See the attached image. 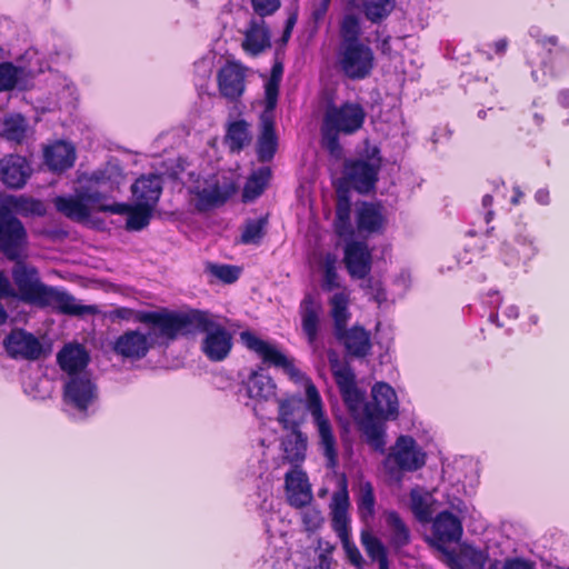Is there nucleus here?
<instances>
[{
    "instance_id": "nucleus-62",
    "label": "nucleus",
    "mask_w": 569,
    "mask_h": 569,
    "mask_svg": "<svg viewBox=\"0 0 569 569\" xmlns=\"http://www.w3.org/2000/svg\"><path fill=\"white\" fill-rule=\"evenodd\" d=\"M18 293L10 279L0 271V298H17Z\"/></svg>"
},
{
    "instance_id": "nucleus-63",
    "label": "nucleus",
    "mask_w": 569,
    "mask_h": 569,
    "mask_svg": "<svg viewBox=\"0 0 569 569\" xmlns=\"http://www.w3.org/2000/svg\"><path fill=\"white\" fill-rule=\"evenodd\" d=\"M367 283V289L369 290L368 295H370L378 305L387 300L386 292L379 282L373 283L371 279H368Z\"/></svg>"
},
{
    "instance_id": "nucleus-60",
    "label": "nucleus",
    "mask_w": 569,
    "mask_h": 569,
    "mask_svg": "<svg viewBox=\"0 0 569 569\" xmlns=\"http://www.w3.org/2000/svg\"><path fill=\"white\" fill-rule=\"evenodd\" d=\"M253 10L262 17L272 14L280 7V0H251Z\"/></svg>"
},
{
    "instance_id": "nucleus-17",
    "label": "nucleus",
    "mask_w": 569,
    "mask_h": 569,
    "mask_svg": "<svg viewBox=\"0 0 569 569\" xmlns=\"http://www.w3.org/2000/svg\"><path fill=\"white\" fill-rule=\"evenodd\" d=\"M538 252L535 239L527 232L515 236L512 241H505L501 247V259L508 267H517L520 262L531 260Z\"/></svg>"
},
{
    "instance_id": "nucleus-6",
    "label": "nucleus",
    "mask_w": 569,
    "mask_h": 569,
    "mask_svg": "<svg viewBox=\"0 0 569 569\" xmlns=\"http://www.w3.org/2000/svg\"><path fill=\"white\" fill-rule=\"evenodd\" d=\"M176 339L193 331L204 333L201 351L209 360L221 361L230 353L232 337L217 316L200 310L176 311Z\"/></svg>"
},
{
    "instance_id": "nucleus-51",
    "label": "nucleus",
    "mask_w": 569,
    "mask_h": 569,
    "mask_svg": "<svg viewBox=\"0 0 569 569\" xmlns=\"http://www.w3.org/2000/svg\"><path fill=\"white\" fill-rule=\"evenodd\" d=\"M266 221L263 219L248 221L241 233V241L246 244L259 243L263 237V228Z\"/></svg>"
},
{
    "instance_id": "nucleus-39",
    "label": "nucleus",
    "mask_w": 569,
    "mask_h": 569,
    "mask_svg": "<svg viewBox=\"0 0 569 569\" xmlns=\"http://www.w3.org/2000/svg\"><path fill=\"white\" fill-rule=\"evenodd\" d=\"M250 140L249 124L244 120H237L228 126L224 141L232 152L242 150Z\"/></svg>"
},
{
    "instance_id": "nucleus-26",
    "label": "nucleus",
    "mask_w": 569,
    "mask_h": 569,
    "mask_svg": "<svg viewBox=\"0 0 569 569\" xmlns=\"http://www.w3.org/2000/svg\"><path fill=\"white\" fill-rule=\"evenodd\" d=\"M44 161L53 172L71 168L76 161V148L67 141H57L44 149Z\"/></svg>"
},
{
    "instance_id": "nucleus-54",
    "label": "nucleus",
    "mask_w": 569,
    "mask_h": 569,
    "mask_svg": "<svg viewBox=\"0 0 569 569\" xmlns=\"http://www.w3.org/2000/svg\"><path fill=\"white\" fill-rule=\"evenodd\" d=\"M6 203L20 213L36 212L40 207V202L24 197H8Z\"/></svg>"
},
{
    "instance_id": "nucleus-4",
    "label": "nucleus",
    "mask_w": 569,
    "mask_h": 569,
    "mask_svg": "<svg viewBox=\"0 0 569 569\" xmlns=\"http://www.w3.org/2000/svg\"><path fill=\"white\" fill-rule=\"evenodd\" d=\"M12 279L17 286L18 299L40 308H51L69 316L94 315L97 308L80 303L63 289L41 282L38 270L18 261L12 269Z\"/></svg>"
},
{
    "instance_id": "nucleus-16",
    "label": "nucleus",
    "mask_w": 569,
    "mask_h": 569,
    "mask_svg": "<svg viewBox=\"0 0 569 569\" xmlns=\"http://www.w3.org/2000/svg\"><path fill=\"white\" fill-rule=\"evenodd\" d=\"M220 94L230 100L239 99L246 88V68L234 61H228L217 74Z\"/></svg>"
},
{
    "instance_id": "nucleus-24",
    "label": "nucleus",
    "mask_w": 569,
    "mask_h": 569,
    "mask_svg": "<svg viewBox=\"0 0 569 569\" xmlns=\"http://www.w3.org/2000/svg\"><path fill=\"white\" fill-rule=\"evenodd\" d=\"M286 489L288 500L293 507H305L312 499L307 475L297 468L286 473Z\"/></svg>"
},
{
    "instance_id": "nucleus-27",
    "label": "nucleus",
    "mask_w": 569,
    "mask_h": 569,
    "mask_svg": "<svg viewBox=\"0 0 569 569\" xmlns=\"http://www.w3.org/2000/svg\"><path fill=\"white\" fill-rule=\"evenodd\" d=\"M488 560V553L483 550L466 546L460 553L446 551L445 563L450 569H483Z\"/></svg>"
},
{
    "instance_id": "nucleus-50",
    "label": "nucleus",
    "mask_w": 569,
    "mask_h": 569,
    "mask_svg": "<svg viewBox=\"0 0 569 569\" xmlns=\"http://www.w3.org/2000/svg\"><path fill=\"white\" fill-rule=\"evenodd\" d=\"M23 74L24 70L11 62L0 63V92L12 90Z\"/></svg>"
},
{
    "instance_id": "nucleus-64",
    "label": "nucleus",
    "mask_w": 569,
    "mask_h": 569,
    "mask_svg": "<svg viewBox=\"0 0 569 569\" xmlns=\"http://www.w3.org/2000/svg\"><path fill=\"white\" fill-rule=\"evenodd\" d=\"M143 310L134 311L130 308H118L113 311V316L121 320L137 322V316Z\"/></svg>"
},
{
    "instance_id": "nucleus-36",
    "label": "nucleus",
    "mask_w": 569,
    "mask_h": 569,
    "mask_svg": "<svg viewBox=\"0 0 569 569\" xmlns=\"http://www.w3.org/2000/svg\"><path fill=\"white\" fill-rule=\"evenodd\" d=\"M435 501L432 493L421 487H416L410 491V509L420 522L431 520Z\"/></svg>"
},
{
    "instance_id": "nucleus-48",
    "label": "nucleus",
    "mask_w": 569,
    "mask_h": 569,
    "mask_svg": "<svg viewBox=\"0 0 569 569\" xmlns=\"http://www.w3.org/2000/svg\"><path fill=\"white\" fill-rule=\"evenodd\" d=\"M27 121L20 114H11L4 119L3 137L10 141L21 142L26 137Z\"/></svg>"
},
{
    "instance_id": "nucleus-42",
    "label": "nucleus",
    "mask_w": 569,
    "mask_h": 569,
    "mask_svg": "<svg viewBox=\"0 0 569 569\" xmlns=\"http://www.w3.org/2000/svg\"><path fill=\"white\" fill-rule=\"evenodd\" d=\"M387 525L391 530L390 543L400 549L409 542L410 533L399 515L395 511L387 513Z\"/></svg>"
},
{
    "instance_id": "nucleus-53",
    "label": "nucleus",
    "mask_w": 569,
    "mask_h": 569,
    "mask_svg": "<svg viewBox=\"0 0 569 569\" xmlns=\"http://www.w3.org/2000/svg\"><path fill=\"white\" fill-rule=\"evenodd\" d=\"M302 523L307 531L313 532L323 523V517L320 510L309 507L301 512Z\"/></svg>"
},
{
    "instance_id": "nucleus-7",
    "label": "nucleus",
    "mask_w": 569,
    "mask_h": 569,
    "mask_svg": "<svg viewBox=\"0 0 569 569\" xmlns=\"http://www.w3.org/2000/svg\"><path fill=\"white\" fill-rule=\"evenodd\" d=\"M366 119L363 107L357 102L330 103L326 107L321 123V143L328 152L340 158V134H352L361 129Z\"/></svg>"
},
{
    "instance_id": "nucleus-56",
    "label": "nucleus",
    "mask_w": 569,
    "mask_h": 569,
    "mask_svg": "<svg viewBox=\"0 0 569 569\" xmlns=\"http://www.w3.org/2000/svg\"><path fill=\"white\" fill-rule=\"evenodd\" d=\"M331 552L332 546L329 542H325L321 539H319L318 547L316 550L317 565L315 566V569H330L332 561Z\"/></svg>"
},
{
    "instance_id": "nucleus-5",
    "label": "nucleus",
    "mask_w": 569,
    "mask_h": 569,
    "mask_svg": "<svg viewBox=\"0 0 569 569\" xmlns=\"http://www.w3.org/2000/svg\"><path fill=\"white\" fill-rule=\"evenodd\" d=\"M361 19L355 13L345 14L339 27L336 67L347 79L363 80L372 73L376 58L369 43L361 40Z\"/></svg>"
},
{
    "instance_id": "nucleus-38",
    "label": "nucleus",
    "mask_w": 569,
    "mask_h": 569,
    "mask_svg": "<svg viewBox=\"0 0 569 569\" xmlns=\"http://www.w3.org/2000/svg\"><path fill=\"white\" fill-rule=\"evenodd\" d=\"M396 7V0H358L357 8L371 23L386 20Z\"/></svg>"
},
{
    "instance_id": "nucleus-61",
    "label": "nucleus",
    "mask_w": 569,
    "mask_h": 569,
    "mask_svg": "<svg viewBox=\"0 0 569 569\" xmlns=\"http://www.w3.org/2000/svg\"><path fill=\"white\" fill-rule=\"evenodd\" d=\"M488 569H533L532 565L521 559H510L506 561L495 560Z\"/></svg>"
},
{
    "instance_id": "nucleus-8",
    "label": "nucleus",
    "mask_w": 569,
    "mask_h": 569,
    "mask_svg": "<svg viewBox=\"0 0 569 569\" xmlns=\"http://www.w3.org/2000/svg\"><path fill=\"white\" fill-rule=\"evenodd\" d=\"M184 184L190 203L200 212L224 204L237 190L230 178L219 173L190 172Z\"/></svg>"
},
{
    "instance_id": "nucleus-40",
    "label": "nucleus",
    "mask_w": 569,
    "mask_h": 569,
    "mask_svg": "<svg viewBox=\"0 0 569 569\" xmlns=\"http://www.w3.org/2000/svg\"><path fill=\"white\" fill-rule=\"evenodd\" d=\"M376 497L373 486L370 481L362 480L359 482L357 493V508L360 518L363 521L371 519L375 515Z\"/></svg>"
},
{
    "instance_id": "nucleus-30",
    "label": "nucleus",
    "mask_w": 569,
    "mask_h": 569,
    "mask_svg": "<svg viewBox=\"0 0 569 569\" xmlns=\"http://www.w3.org/2000/svg\"><path fill=\"white\" fill-rule=\"evenodd\" d=\"M131 191L136 202L154 208L162 191L161 178L158 174L142 176L132 184Z\"/></svg>"
},
{
    "instance_id": "nucleus-33",
    "label": "nucleus",
    "mask_w": 569,
    "mask_h": 569,
    "mask_svg": "<svg viewBox=\"0 0 569 569\" xmlns=\"http://www.w3.org/2000/svg\"><path fill=\"white\" fill-rule=\"evenodd\" d=\"M302 330L308 342L313 345L318 338L320 306L311 295H307L300 305Z\"/></svg>"
},
{
    "instance_id": "nucleus-29",
    "label": "nucleus",
    "mask_w": 569,
    "mask_h": 569,
    "mask_svg": "<svg viewBox=\"0 0 569 569\" xmlns=\"http://www.w3.org/2000/svg\"><path fill=\"white\" fill-rule=\"evenodd\" d=\"M60 368L71 376L88 373L86 367L89 361V356L86 349L80 345H67L57 356Z\"/></svg>"
},
{
    "instance_id": "nucleus-32",
    "label": "nucleus",
    "mask_w": 569,
    "mask_h": 569,
    "mask_svg": "<svg viewBox=\"0 0 569 569\" xmlns=\"http://www.w3.org/2000/svg\"><path fill=\"white\" fill-rule=\"evenodd\" d=\"M342 342L349 353L357 357H365L370 350L369 333L362 328L355 326L350 329H342L340 335H335Z\"/></svg>"
},
{
    "instance_id": "nucleus-46",
    "label": "nucleus",
    "mask_w": 569,
    "mask_h": 569,
    "mask_svg": "<svg viewBox=\"0 0 569 569\" xmlns=\"http://www.w3.org/2000/svg\"><path fill=\"white\" fill-rule=\"evenodd\" d=\"M361 542L369 557L378 562L379 569H389L386 548L378 538L363 532L361 535Z\"/></svg>"
},
{
    "instance_id": "nucleus-2",
    "label": "nucleus",
    "mask_w": 569,
    "mask_h": 569,
    "mask_svg": "<svg viewBox=\"0 0 569 569\" xmlns=\"http://www.w3.org/2000/svg\"><path fill=\"white\" fill-rule=\"evenodd\" d=\"M123 180V172L118 161H108L101 169L78 178L79 186L71 196H58L53 203L64 217L82 222L89 219L93 210L107 208L102 201Z\"/></svg>"
},
{
    "instance_id": "nucleus-10",
    "label": "nucleus",
    "mask_w": 569,
    "mask_h": 569,
    "mask_svg": "<svg viewBox=\"0 0 569 569\" xmlns=\"http://www.w3.org/2000/svg\"><path fill=\"white\" fill-rule=\"evenodd\" d=\"M427 453L410 436H400L383 461L390 477L401 480L402 472H413L426 465Z\"/></svg>"
},
{
    "instance_id": "nucleus-55",
    "label": "nucleus",
    "mask_w": 569,
    "mask_h": 569,
    "mask_svg": "<svg viewBox=\"0 0 569 569\" xmlns=\"http://www.w3.org/2000/svg\"><path fill=\"white\" fill-rule=\"evenodd\" d=\"M336 231L340 237L351 234L352 229L349 224V206L348 203H339L337 208V220L335 223Z\"/></svg>"
},
{
    "instance_id": "nucleus-49",
    "label": "nucleus",
    "mask_w": 569,
    "mask_h": 569,
    "mask_svg": "<svg viewBox=\"0 0 569 569\" xmlns=\"http://www.w3.org/2000/svg\"><path fill=\"white\" fill-rule=\"evenodd\" d=\"M289 551L286 548H270L266 551L258 569H288Z\"/></svg>"
},
{
    "instance_id": "nucleus-57",
    "label": "nucleus",
    "mask_w": 569,
    "mask_h": 569,
    "mask_svg": "<svg viewBox=\"0 0 569 569\" xmlns=\"http://www.w3.org/2000/svg\"><path fill=\"white\" fill-rule=\"evenodd\" d=\"M529 34L539 46L547 49L549 52L552 51V48H558V38L556 36L543 34L539 27H531Z\"/></svg>"
},
{
    "instance_id": "nucleus-41",
    "label": "nucleus",
    "mask_w": 569,
    "mask_h": 569,
    "mask_svg": "<svg viewBox=\"0 0 569 569\" xmlns=\"http://www.w3.org/2000/svg\"><path fill=\"white\" fill-rule=\"evenodd\" d=\"M270 177L271 170L268 167L259 168L258 170L253 171L243 189L244 200L251 201L259 197L267 187Z\"/></svg>"
},
{
    "instance_id": "nucleus-31",
    "label": "nucleus",
    "mask_w": 569,
    "mask_h": 569,
    "mask_svg": "<svg viewBox=\"0 0 569 569\" xmlns=\"http://www.w3.org/2000/svg\"><path fill=\"white\" fill-rule=\"evenodd\" d=\"M270 47V34L263 19H252L244 31L242 48L246 52L257 56Z\"/></svg>"
},
{
    "instance_id": "nucleus-15",
    "label": "nucleus",
    "mask_w": 569,
    "mask_h": 569,
    "mask_svg": "<svg viewBox=\"0 0 569 569\" xmlns=\"http://www.w3.org/2000/svg\"><path fill=\"white\" fill-rule=\"evenodd\" d=\"M332 529L339 538L350 535V499L346 477L338 480V489L333 492L329 505Z\"/></svg>"
},
{
    "instance_id": "nucleus-35",
    "label": "nucleus",
    "mask_w": 569,
    "mask_h": 569,
    "mask_svg": "<svg viewBox=\"0 0 569 569\" xmlns=\"http://www.w3.org/2000/svg\"><path fill=\"white\" fill-rule=\"evenodd\" d=\"M302 399L297 396H288L278 399V421L284 429H298L301 419Z\"/></svg>"
},
{
    "instance_id": "nucleus-21",
    "label": "nucleus",
    "mask_w": 569,
    "mask_h": 569,
    "mask_svg": "<svg viewBox=\"0 0 569 569\" xmlns=\"http://www.w3.org/2000/svg\"><path fill=\"white\" fill-rule=\"evenodd\" d=\"M371 252L361 241H351L345 248V263L352 278L365 279L371 270Z\"/></svg>"
},
{
    "instance_id": "nucleus-52",
    "label": "nucleus",
    "mask_w": 569,
    "mask_h": 569,
    "mask_svg": "<svg viewBox=\"0 0 569 569\" xmlns=\"http://www.w3.org/2000/svg\"><path fill=\"white\" fill-rule=\"evenodd\" d=\"M209 271L212 276L226 283L234 282L240 276V269L229 264H210Z\"/></svg>"
},
{
    "instance_id": "nucleus-28",
    "label": "nucleus",
    "mask_w": 569,
    "mask_h": 569,
    "mask_svg": "<svg viewBox=\"0 0 569 569\" xmlns=\"http://www.w3.org/2000/svg\"><path fill=\"white\" fill-rule=\"evenodd\" d=\"M386 218L379 204L361 202L356 208V223L359 233H376L383 229Z\"/></svg>"
},
{
    "instance_id": "nucleus-11",
    "label": "nucleus",
    "mask_w": 569,
    "mask_h": 569,
    "mask_svg": "<svg viewBox=\"0 0 569 569\" xmlns=\"http://www.w3.org/2000/svg\"><path fill=\"white\" fill-rule=\"evenodd\" d=\"M66 406L80 418H86L94 410L98 401V388L89 373L67 378L63 386Z\"/></svg>"
},
{
    "instance_id": "nucleus-45",
    "label": "nucleus",
    "mask_w": 569,
    "mask_h": 569,
    "mask_svg": "<svg viewBox=\"0 0 569 569\" xmlns=\"http://www.w3.org/2000/svg\"><path fill=\"white\" fill-rule=\"evenodd\" d=\"M23 60L27 62L26 67L22 68L24 70V74L41 73L44 70L50 69L51 62L56 61L53 57L47 59L44 53L34 48H30L24 52Z\"/></svg>"
},
{
    "instance_id": "nucleus-58",
    "label": "nucleus",
    "mask_w": 569,
    "mask_h": 569,
    "mask_svg": "<svg viewBox=\"0 0 569 569\" xmlns=\"http://www.w3.org/2000/svg\"><path fill=\"white\" fill-rule=\"evenodd\" d=\"M339 539L342 542L345 552H346L347 558L350 561V563L353 565L355 567L361 569V567L363 565V558H362L359 549L357 548V546L350 540V535L346 536V539L345 538H339Z\"/></svg>"
},
{
    "instance_id": "nucleus-34",
    "label": "nucleus",
    "mask_w": 569,
    "mask_h": 569,
    "mask_svg": "<svg viewBox=\"0 0 569 569\" xmlns=\"http://www.w3.org/2000/svg\"><path fill=\"white\" fill-rule=\"evenodd\" d=\"M307 443L308 438L303 432L299 429L290 430L281 441L283 458L295 466L302 462L306 458Z\"/></svg>"
},
{
    "instance_id": "nucleus-44",
    "label": "nucleus",
    "mask_w": 569,
    "mask_h": 569,
    "mask_svg": "<svg viewBox=\"0 0 569 569\" xmlns=\"http://www.w3.org/2000/svg\"><path fill=\"white\" fill-rule=\"evenodd\" d=\"M283 68L281 63H276L271 69V74L264 83V107L274 109L278 102L279 87L282 79Z\"/></svg>"
},
{
    "instance_id": "nucleus-14",
    "label": "nucleus",
    "mask_w": 569,
    "mask_h": 569,
    "mask_svg": "<svg viewBox=\"0 0 569 569\" xmlns=\"http://www.w3.org/2000/svg\"><path fill=\"white\" fill-rule=\"evenodd\" d=\"M463 533L462 521L450 511L439 512L432 521L431 537L429 543L446 557L450 551L447 545L458 542Z\"/></svg>"
},
{
    "instance_id": "nucleus-12",
    "label": "nucleus",
    "mask_w": 569,
    "mask_h": 569,
    "mask_svg": "<svg viewBox=\"0 0 569 569\" xmlns=\"http://www.w3.org/2000/svg\"><path fill=\"white\" fill-rule=\"evenodd\" d=\"M277 386L273 379L262 369L252 370L241 381L237 390V399L247 407L253 403L267 402L276 397Z\"/></svg>"
},
{
    "instance_id": "nucleus-18",
    "label": "nucleus",
    "mask_w": 569,
    "mask_h": 569,
    "mask_svg": "<svg viewBox=\"0 0 569 569\" xmlns=\"http://www.w3.org/2000/svg\"><path fill=\"white\" fill-rule=\"evenodd\" d=\"M379 164L366 160H356L346 164L345 173L348 182L360 193L375 188Z\"/></svg>"
},
{
    "instance_id": "nucleus-25",
    "label": "nucleus",
    "mask_w": 569,
    "mask_h": 569,
    "mask_svg": "<svg viewBox=\"0 0 569 569\" xmlns=\"http://www.w3.org/2000/svg\"><path fill=\"white\" fill-rule=\"evenodd\" d=\"M101 209L117 214H127V229L139 231L149 224L154 208L137 202L134 206L116 203Z\"/></svg>"
},
{
    "instance_id": "nucleus-47",
    "label": "nucleus",
    "mask_w": 569,
    "mask_h": 569,
    "mask_svg": "<svg viewBox=\"0 0 569 569\" xmlns=\"http://www.w3.org/2000/svg\"><path fill=\"white\" fill-rule=\"evenodd\" d=\"M338 260L332 253H327L321 261L322 281L321 287L323 290L331 291L339 288V276L337 272Z\"/></svg>"
},
{
    "instance_id": "nucleus-9",
    "label": "nucleus",
    "mask_w": 569,
    "mask_h": 569,
    "mask_svg": "<svg viewBox=\"0 0 569 569\" xmlns=\"http://www.w3.org/2000/svg\"><path fill=\"white\" fill-rule=\"evenodd\" d=\"M340 393L351 416L366 436L367 442L375 450L383 451L386 446L385 428L371 412V406L365 402V393L357 386Z\"/></svg>"
},
{
    "instance_id": "nucleus-59",
    "label": "nucleus",
    "mask_w": 569,
    "mask_h": 569,
    "mask_svg": "<svg viewBox=\"0 0 569 569\" xmlns=\"http://www.w3.org/2000/svg\"><path fill=\"white\" fill-rule=\"evenodd\" d=\"M214 67V56L208 54L194 62V73L200 79H209L212 74Z\"/></svg>"
},
{
    "instance_id": "nucleus-23",
    "label": "nucleus",
    "mask_w": 569,
    "mask_h": 569,
    "mask_svg": "<svg viewBox=\"0 0 569 569\" xmlns=\"http://www.w3.org/2000/svg\"><path fill=\"white\" fill-rule=\"evenodd\" d=\"M273 110L264 107L260 116L261 133L257 143L258 158L261 161H269L277 151V136L274 132Z\"/></svg>"
},
{
    "instance_id": "nucleus-13",
    "label": "nucleus",
    "mask_w": 569,
    "mask_h": 569,
    "mask_svg": "<svg viewBox=\"0 0 569 569\" xmlns=\"http://www.w3.org/2000/svg\"><path fill=\"white\" fill-rule=\"evenodd\" d=\"M27 232L19 219L9 212H0V251L12 261L26 249Z\"/></svg>"
},
{
    "instance_id": "nucleus-19",
    "label": "nucleus",
    "mask_w": 569,
    "mask_h": 569,
    "mask_svg": "<svg viewBox=\"0 0 569 569\" xmlns=\"http://www.w3.org/2000/svg\"><path fill=\"white\" fill-rule=\"evenodd\" d=\"M4 347L12 358L34 360L42 352L39 340L22 329L12 330L4 340Z\"/></svg>"
},
{
    "instance_id": "nucleus-43",
    "label": "nucleus",
    "mask_w": 569,
    "mask_h": 569,
    "mask_svg": "<svg viewBox=\"0 0 569 569\" xmlns=\"http://www.w3.org/2000/svg\"><path fill=\"white\" fill-rule=\"evenodd\" d=\"M330 367L335 377L336 383L341 391L356 387V376L351 368L342 363L337 357H329Z\"/></svg>"
},
{
    "instance_id": "nucleus-3",
    "label": "nucleus",
    "mask_w": 569,
    "mask_h": 569,
    "mask_svg": "<svg viewBox=\"0 0 569 569\" xmlns=\"http://www.w3.org/2000/svg\"><path fill=\"white\" fill-rule=\"evenodd\" d=\"M137 322L146 329L126 330L112 343L113 352L123 360H141L151 349L167 347L176 339V311H142L137 316Z\"/></svg>"
},
{
    "instance_id": "nucleus-37",
    "label": "nucleus",
    "mask_w": 569,
    "mask_h": 569,
    "mask_svg": "<svg viewBox=\"0 0 569 569\" xmlns=\"http://www.w3.org/2000/svg\"><path fill=\"white\" fill-rule=\"evenodd\" d=\"M349 292L346 289L336 292L329 300L330 315L335 325V335H340L341 330L347 328L351 316L349 312Z\"/></svg>"
},
{
    "instance_id": "nucleus-1",
    "label": "nucleus",
    "mask_w": 569,
    "mask_h": 569,
    "mask_svg": "<svg viewBox=\"0 0 569 569\" xmlns=\"http://www.w3.org/2000/svg\"><path fill=\"white\" fill-rule=\"evenodd\" d=\"M240 339L264 363L281 368L291 379L303 385L306 408L310 412L312 423L317 430L319 449L326 458L327 467L335 469L338 466L337 438L332 423L323 411L321 396L313 382L293 365L292 359L287 357L276 343L263 340L250 331L241 332Z\"/></svg>"
},
{
    "instance_id": "nucleus-20",
    "label": "nucleus",
    "mask_w": 569,
    "mask_h": 569,
    "mask_svg": "<svg viewBox=\"0 0 569 569\" xmlns=\"http://www.w3.org/2000/svg\"><path fill=\"white\" fill-rule=\"evenodd\" d=\"M371 412L383 426V420L395 419L398 416V398L396 391L385 382H378L372 387Z\"/></svg>"
},
{
    "instance_id": "nucleus-22",
    "label": "nucleus",
    "mask_w": 569,
    "mask_h": 569,
    "mask_svg": "<svg viewBox=\"0 0 569 569\" xmlns=\"http://www.w3.org/2000/svg\"><path fill=\"white\" fill-rule=\"evenodd\" d=\"M0 166L3 183L12 189L22 188L31 172L27 159L21 156L10 154L1 160Z\"/></svg>"
}]
</instances>
